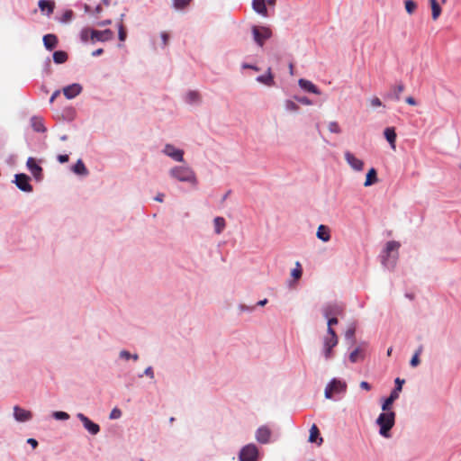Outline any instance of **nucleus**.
I'll return each mask as SVG.
<instances>
[{
    "label": "nucleus",
    "instance_id": "obj_40",
    "mask_svg": "<svg viewBox=\"0 0 461 461\" xmlns=\"http://www.w3.org/2000/svg\"><path fill=\"white\" fill-rule=\"evenodd\" d=\"M328 129L330 132L332 133H340L341 132V129H340V126L339 125V123L337 122H330L329 124H328Z\"/></svg>",
    "mask_w": 461,
    "mask_h": 461
},
{
    "label": "nucleus",
    "instance_id": "obj_33",
    "mask_svg": "<svg viewBox=\"0 0 461 461\" xmlns=\"http://www.w3.org/2000/svg\"><path fill=\"white\" fill-rule=\"evenodd\" d=\"M32 128L35 131H38V132H44L46 131L44 125H43V122L41 118H32Z\"/></svg>",
    "mask_w": 461,
    "mask_h": 461
},
{
    "label": "nucleus",
    "instance_id": "obj_44",
    "mask_svg": "<svg viewBox=\"0 0 461 461\" xmlns=\"http://www.w3.org/2000/svg\"><path fill=\"white\" fill-rule=\"evenodd\" d=\"M285 108L288 111L296 112L299 109V106L294 102L287 100L285 102Z\"/></svg>",
    "mask_w": 461,
    "mask_h": 461
},
{
    "label": "nucleus",
    "instance_id": "obj_47",
    "mask_svg": "<svg viewBox=\"0 0 461 461\" xmlns=\"http://www.w3.org/2000/svg\"><path fill=\"white\" fill-rule=\"evenodd\" d=\"M126 38V31L124 30L122 24L119 26V39L123 41Z\"/></svg>",
    "mask_w": 461,
    "mask_h": 461
},
{
    "label": "nucleus",
    "instance_id": "obj_22",
    "mask_svg": "<svg viewBox=\"0 0 461 461\" xmlns=\"http://www.w3.org/2000/svg\"><path fill=\"white\" fill-rule=\"evenodd\" d=\"M316 236L321 240L327 242L330 240V230L328 226L321 224L318 227Z\"/></svg>",
    "mask_w": 461,
    "mask_h": 461
},
{
    "label": "nucleus",
    "instance_id": "obj_30",
    "mask_svg": "<svg viewBox=\"0 0 461 461\" xmlns=\"http://www.w3.org/2000/svg\"><path fill=\"white\" fill-rule=\"evenodd\" d=\"M73 171L77 175L86 176L88 174V170L81 159H78L74 165Z\"/></svg>",
    "mask_w": 461,
    "mask_h": 461
},
{
    "label": "nucleus",
    "instance_id": "obj_48",
    "mask_svg": "<svg viewBox=\"0 0 461 461\" xmlns=\"http://www.w3.org/2000/svg\"><path fill=\"white\" fill-rule=\"evenodd\" d=\"M73 17V12L71 10H68L64 13L62 21L68 22L70 21Z\"/></svg>",
    "mask_w": 461,
    "mask_h": 461
},
{
    "label": "nucleus",
    "instance_id": "obj_18",
    "mask_svg": "<svg viewBox=\"0 0 461 461\" xmlns=\"http://www.w3.org/2000/svg\"><path fill=\"white\" fill-rule=\"evenodd\" d=\"M82 91L79 84H72L63 88V94L68 99H72L78 95Z\"/></svg>",
    "mask_w": 461,
    "mask_h": 461
},
{
    "label": "nucleus",
    "instance_id": "obj_32",
    "mask_svg": "<svg viewBox=\"0 0 461 461\" xmlns=\"http://www.w3.org/2000/svg\"><path fill=\"white\" fill-rule=\"evenodd\" d=\"M68 59V54L62 50H57L53 53V60L57 64H62Z\"/></svg>",
    "mask_w": 461,
    "mask_h": 461
},
{
    "label": "nucleus",
    "instance_id": "obj_5",
    "mask_svg": "<svg viewBox=\"0 0 461 461\" xmlns=\"http://www.w3.org/2000/svg\"><path fill=\"white\" fill-rule=\"evenodd\" d=\"M346 389L347 384L345 382L334 378L326 386L324 394L327 399H331L334 394L344 393Z\"/></svg>",
    "mask_w": 461,
    "mask_h": 461
},
{
    "label": "nucleus",
    "instance_id": "obj_51",
    "mask_svg": "<svg viewBox=\"0 0 461 461\" xmlns=\"http://www.w3.org/2000/svg\"><path fill=\"white\" fill-rule=\"evenodd\" d=\"M120 416H121V411L117 410V409L113 410L110 414L111 419H118Z\"/></svg>",
    "mask_w": 461,
    "mask_h": 461
},
{
    "label": "nucleus",
    "instance_id": "obj_55",
    "mask_svg": "<svg viewBox=\"0 0 461 461\" xmlns=\"http://www.w3.org/2000/svg\"><path fill=\"white\" fill-rule=\"evenodd\" d=\"M161 39H162L163 44L167 45V41H168V39H169V36H168V34L167 32H162L161 33Z\"/></svg>",
    "mask_w": 461,
    "mask_h": 461
},
{
    "label": "nucleus",
    "instance_id": "obj_4",
    "mask_svg": "<svg viewBox=\"0 0 461 461\" xmlns=\"http://www.w3.org/2000/svg\"><path fill=\"white\" fill-rule=\"evenodd\" d=\"M253 39L256 43L262 47L265 41L272 37V31L267 26H252Z\"/></svg>",
    "mask_w": 461,
    "mask_h": 461
},
{
    "label": "nucleus",
    "instance_id": "obj_31",
    "mask_svg": "<svg viewBox=\"0 0 461 461\" xmlns=\"http://www.w3.org/2000/svg\"><path fill=\"white\" fill-rule=\"evenodd\" d=\"M214 230L217 234H221L225 228L226 222L223 217H216L213 221Z\"/></svg>",
    "mask_w": 461,
    "mask_h": 461
},
{
    "label": "nucleus",
    "instance_id": "obj_20",
    "mask_svg": "<svg viewBox=\"0 0 461 461\" xmlns=\"http://www.w3.org/2000/svg\"><path fill=\"white\" fill-rule=\"evenodd\" d=\"M27 167L31 171V173L36 178H40L41 176L42 168L36 163L35 159L33 158H29L27 159Z\"/></svg>",
    "mask_w": 461,
    "mask_h": 461
},
{
    "label": "nucleus",
    "instance_id": "obj_10",
    "mask_svg": "<svg viewBox=\"0 0 461 461\" xmlns=\"http://www.w3.org/2000/svg\"><path fill=\"white\" fill-rule=\"evenodd\" d=\"M344 158L347 163L355 171L360 172L364 169V162L361 159L355 157V155L352 154L350 151H346L344 153Z\"/></svg>",
    "mask_w": 461,
    "mask_h": 461
},
{
    "label": "nucleus",
    "instance_id": "obj_61",
    "mask_svg": "<svg viewBox=\"0 0 461 461\" xmlns=\"http://www.w3.org/2000/svg\"><path fill=\"white\" fill-rule=\"evenodd\" d=\"M163 199H164V194H158L156 197H155V200L158 201V202H163Z\"/></svg>",
    "mask_w": 461,
    "mask_h": 461
},
{
    "label": "nucleus",
    "instance_id": "obj_57",
    "mask_svg": "<svg viewBox=\"0 0 461 461\" xmlns=\"http://www.w3.org/2000/svg\"><path fill=\"white\" fill-rule=\"evenodd\" d=\"M59 94H60V92H59V90L55 91V92L51 95V96H50V103H53V102L55 101V99L59 95Z\"/></svg>",
    "mask_w": 461,
    "mask_h": 461
},
{
    "label": "nucleus",
    "instance_id": "obj_29",
    "mask_svg": "<svg viewBox=\"0 0 461 461\" xmlns=\"http://www.w3.org/2000/svg\"><path fill=\"white\" fill-rule=\"evenodd\" d=\"M429 3L432 11L431 17L433 21H436L441 14V7L439 6L437 0H429Z\"/></svg>",
    "mask_w": 461,
    "mask_h": 461
},
{
    "label": "nucleus",
    "instance_id": "obj_52",
    "mask_svg": "<svg viewBox=\"0 0 461 461\" xmlns=\"http://www.w3.org/2000/svg\"><path fill=\"white\" fill-rule=\"evenodd\" d=\"M144 375H146L147 376H149L150 378H153L154 373H153L152 367L151 366L147 367L144 371Z\"/></svg>",
    "mask_w": 461,
    "mask_h": 461
},
{
    "label": "nucleus",
    "instance_id": "obj_46",
    "mask_svg": "<svg viewBox=\"0 0 461 461\" xmlns=\"http://www.w3.org/2000/svg\"><path fill=\"white\" fill-rule=\"evenodd\" d=\"M370 104L373 107H379L382 105V102L378 97L375 96L370 100Z\"/></svg>",
    "mask_w": 461,
    "mask_h": 461
},
{
    "label": "nucleus",
    "instance_id": "obj_39",
    "mask_svg": "<svg viewBox=\"0 0 461 461\" xmlns=\"http://www.w3.org/2000/svg\"><path fill=\"white\" fill-rule=\"evenodd\" d=\"M422 346H420L417 351L415 352L414 356L411 359V366H417L420 364V358L419 356L422 352Z\"/></svg>",
    "mask_w": 461,
    "mask_h": 461
},
{
    "label": "nucleus",
    "instance_id": "obj_50",
    "mask_svg": "<svg viewBox=\"0 0 461 461\" xmlns=\"http://www.w3.org/2000/svg\"><path fill=\"white\" fill-rule=\"evenodd\" d=\"M120 357H121L122 358H124V359L128 360V359H130V358H131V354L129 351H127V350H122V351L120 352Z\"/></svg>",
    "mask_w": 461,
    "mask_h": 461
},
{
    "label": "nucleus",
    "instance_id": "obj_2",
    "mask_svg": "<svg viewBox=\"0 0 461 461\" xmlns=\"http://www.w3.org/2000/svg\"><path fill=\"white\" fill-rule=\"evenodd\" d=\"M170 176L180 182H187L192 184L193 185H197V178L195 173L189 167H174L173 168L170 169Z\"/></svg>",
    "mask_w": 461,
    "mask_h": 461
},
{
    "label": "nucleus",
    "instance_id": "obj_7",
    "mask_svg": "<svg viewBox=\"0 0 461 461\" xmlns=\"http://www.w3.org/2000/svg\"><path fill=\"white\" fill-rule=\"evenodd\" d=\"M258 449L256 445L249 444L240 452V461H257Z\"/></svg>",
    "mask_w": 461,
    "mask_h": 461
},
{
    "label": "nucleus",
    "instance_id": "obj_41",
    "mask_svg": "<svg viewBox=\"0 0 461 461\" xmlns=\"http://www.w3.org/2000/svg\"><path fill=\"white\" fill-rule=\"evenodd\" d=\"M190 2L191 0H174V6L176 9H184L190 4Z\"/></svg>",
    "mask_w": 461,
    "mask_h": 461
},
{
    "label": "nucleus",
    "instance_id": "obj_21",
    "mask_svg": "<svg viewBox=\"0 0 461 461\" xmlns=\"http://www.w3.org/2000/svg\"><path fill=\"white\" fill-rule=\"evenodd\" d=\"M298 84L301 86V88H303V90H305L307 92H310V93H312L315 95H321V91L317 88V86L309 80L302 78V79H299Z\"/></svg>",
    "mask_w": 461,
    "mask_h": 461
},
{
    "label": "nucleus",
    "instance_id": "obj_53",
    "mask_svg": "<svg viewBox=\"0 0 461 461\" xmlns=\"http://www.w3.org/2000/svg\"><path fill=\"white\" fill-rule=\"evenodd\" d=\"M69 159L68 156V155H59L58 156V160L60 162V163H66L68 162Z\"/></svg>",
    "mask_w": 461,
    "mask_h": 461
},
{
    "label": "nucleus",
    "instance_id": "obj_54",
    "mask_svg": "<svg viewBox=\"0 0 461 461\" xmlns=\"http://www.w3.org/2000/svg\"><path fill=\"white\" fill-rule=\"evenodd\" d=\"M360 387L366 391H369L371 389V385L366 381H362L360 383Z\"/></svg>",
    "mask_w": 461,
    "mask_h": 461
},
{
    "label": "nucleus",
    "instance_id": "obj_23",
    "mask_svg": "<svg viewBox=\"0 0 461 461\" xmlns=\"http://www.w3.org/2000/svg\"><path fill=\"white\" fill-rule=\"evenodd\" d=\"M252 7L258 14H259L265 17L267 16V9L266 6V0H253Z\"/></svg>",
    "mask_w": 461,
    "mask_h": 461
},
{
    "label": "nucleus",
    "instance_id": "obj_13",
    "mask_svg": "<svg viewBox=\"0 0 461 461\" xmlns=\"http://www.w3.org/2000/svg\"><path fill=\"white\" fill-rule=\"evenodd\" d=\"M113 37V32L110 29H106L104 31L93 30L92 32V42L95 41H107L112 40Z\"/></svg>",
    "mask_w": 461,
    "mask_h": 461
},
{
    "label": "nucleus",
    "instance_id": "obj_28",
    "mask_svg": "<svg viewBox=\"0 0 461 461\" xmlns=\"http://www.w3.org/2000/svg\"><path fill=\"white\" fill-rule=\"evenodd\" d=\"M257 81L268 86H274V77L270 72V68H268L267 73L266 75L258 77Z\"/></svg>",
    "mask_w": 461,
    "mask_h": 461
},
{
    "label": "nucleus",
    "instance_id": "obj_16",
    "mask_svg": "<svg viewBox=\"0 0 461 461\" xmlns=\"http://www.w3.org/2000/svg\"><path fill=\"white\" fill-rule=\"evenodd\" d=\"M14 416L17 421L24 422L32 418V413L16 405L14 407Z\"/></svg>",
    "mask_w": 461,
    "mask_h": 461
},
{
    "label": "nucleus",
    "instance_id": "obj_42",
    "mask_svg": "<svg viewBox=\"0 0 461 461\" xmlns=\"http://www.w3.org/2000/svg\"><path fill=\"white\" fill-rule=\"evenodd\" d=\"M292 276L294 279H299L302 276V267L299 262H296V267L293 269Z\"/></svg>",
    "mask_w": 461,
    "mask_h": 461
},
{
    "label": "nucleus",
    "instance_id": "obj_12",
    "mask_svg": "<svg viewBox=\"0 0 461 461\" xmlns=\"http://www.w3.org/2000/svg\"><path fill=\"white\" fill-rule=\"evenodd\" d=\"M30 177L25 174H17L15 176L16 186L23 192H32V186L29 183Z\"/></svg>",
    "mask_w": 461,
    "mask_h": 461
},
{
    "label": "nucleus",
    "instance_id": "obj_58",
    "mask_svg": "<svg viewBox=\"0 0 461 461\" xmlns=\"http://www.w3.org/2000/svg\"><path fill=\"white\" fill-rule=\"evenodd\" d=\"M27 442H28V443H29V444H30L33 448H35V447L38 446V442H37V440H36V439H34V438H29V439L27 440Z\"/></svg>",
    "mask_w": 461,
    "mask_h": 461
},
{
    "label": "nucleus",
    "instance_id": "obj_63",
    "mask_svg": "<svg viewBox=\"0 0 461 461\" xmlns=\"http://www.w3.org/2000/svg\"><path fill=\"white\" fill-rule=\"evenodd\" d=\"M266 4L274 6L276 5V0H266Z\"/></svg>",
    "mask_w": 461,
    "mask_h": 461
},
{
    "label": "nucleus",
    "instance_id": "obj_8",
    "mask_svg": "<svg viewBox=\"0 0 461 461\" xmlns=\"http://www.w3.org/2000/svg\"><path fill=\"white\" fill-rule=\"evenodd\" d=\"M339 342L336 333L328 334L323 339V351L326 359L332 357V348L337 346Z\"/></svg>",
    "mask_w": 461,
    "mask_h": 461
},
{
    "label": "nucleus",
    "instance_id": "obj_35",
    "mask_svg": "<svg viewBox=\"0 0 461 461\" xmlns=\"http://www.w3.org/2000/svg\"><path fill=\"white\" fill-rule=\"evenodd\" d=\"M92 32L93 29L84 28L80 32V39L83 42L92 41Z\"/></svg>",
    "mask_w": 461,
    "mask_h": 461
},
{
    "label": "nucleus",
    "instance_id": "obj_14",
    "mask_svg": "<svg viewBox=\"0 0 461 461\" xmlns=\"http://www.w3.org/2000/svg\"><path fill=\"white\" fill-rule=\"evenodd\" d=\"M163 152L176 161L182 162L184 160V151L182 149H176L171 144H167Z\"/></svg>",
    "mask_w": 461,
    "mask_h": 461
},
{
    "label": "nucleus",
    "instance_id": "obj_19",
    "mask_svg": "<svg viewBox=\"0 0 461 461\" xmlns=\"http://www.w3.org/2000/svg\"><path fill=\"white\" fill-rule=\"evenodd\" d=\"M309 441L311 443H315L318 446H320L323 441L322 438L320 435V430L316 424H312L310 429Z\"/></svg>",
    "mask_w": 461,
    "mask_h": 461
},
{
    "label": "nucleus",
    "instance_id": "obj_15",
    "mask_svg": "<svg viewBox=\"0 0 461 461\" xmlns=\"http://www.w3.org/2000/svg\"><path fill=\"white\" fill-rule=\"evenodd\" d=\"M271 429L267 426L259 427L256 431V439L262 443L267 444L270 441Z\"/></svg>",
    "mask_w": 461,
    "mask_h": 461
},
{
    "label": "nucleus",
    "instance_id": "obj_38",
    "mask_svg": "<svg viewBox=\"0 0 461 461\" xmlns=\"http://www.w3.org/2000/svg\"><path fill=\"white\" fill-rule=\"evenodd\" d=\"M186 101L189 103V104H194V103H197L200 101V95L197 92L195 91H190L187 95H186Z\"/></svg>",
    "mask_w": 461,
    "mask_h": 461
},
{
    "label": "nucleus",
    "instance_id": "obj_56",
    "mask_svg": "<svg viewBox=\"0 0 461 461\" xmlns=\"http://www.w3.org/2000/svg\"><path fill=\"white\" fill-rule=\"evenodd\" d=\"M406 103L410 105H416L417 103L415 101V99L412 97V96H408L406 99H405Z\"/></svg>",
    "mask_w": 461,
    "mask_h": 461
},
{
    "label": "nucleus",
    "instance_id": "obj_49",
    "mask_svg": "<svg viewBox=\"0 0 461 461\" xmlns=\"http://www.w3.org/2000/svg\"><path fill=\"white\" fill-rule=\"evenodd\" d=\"M297 101L299 103L304 104V105H311L312 104V101L308 97H305V96L298 97Z\"/></svg>",
    "mask_w": 461,
    "mask_h": 461
},
{
    "label": "nucleus",
    "instance_id": "obj_9",
    "mask_svg": "<svg viewBox=\"0 0 461 461\" xmlns=\"http://www.w3.org/2000/svg\"><path fill=\"white\" fill-rule=\"evenodd\" d=\"M344 312V306L341 303H328L322 309L324 317L339 316Z\"/></svg>",
    "mask_w": 461,
    "mask_h": 461
},
{
    "label": "nucleus",
    "instance_id": "obj_24",
    "mask_svg": "<svg viewBox=\"0 0 461 461\" xmlns=\"http://www.w3.org/2000/svg\"><path fill=\"white\" fill-rule=\"evenodd\" d=\"M386 140L389 142L391 147L395 149L396 132L393 127H387L384 131Z\"/></svg>",
    "mask_w": 461,
    "mask_h": 461
},
{
    "label": "nucleus",
    "instance_id": "obj_27",
    "mask_svg": "<svg viewBox=\"0 0 461 461\" xmlns=\"http://www.w3.org/2000/svg\"><path fill=\"white\" fill-rule=\"evenodd\" d=\"M377 182H378L377 172L374 167H372L371 169L368 170V172L366 174L364 186L367 187V186H370Z\"/></svg>",
    "mask_w": 461,
    "mask_h": 461
},
{
    "label": "nucleus",
    "instance_id": "obj_11",
    "mask_svg": "<svg viewBox=\"0 0 461 461\" xmlns=\"http://www.w3.org/2000/svg\"><path fill=\"white\" fill-rule=\"evenodd\" d=\"M77 417L83 423L85 429L88 430L92 435H96L100 431V427L98 424L93 422L90 419H88L83 413H77Z\"/></svg>",
    "mask_w": 461,
    "mask_h": 461
},
{
    "label": "nucleus",
    "instance_id": "obj_36",
    "mask_svg": "<svg viewBox=\"0 0 461 461\" xmlns=\"http://www.w3.org/2000/svg\"><path fill=\"white\" fill-rule=\"evenodd\" d=\"M404 6L409 14H412L417 9V4L412 0H405Z\"/></svg>",
    "mask_w": 461,
    "mask_h": 461
},
{
    "label": "nucleus",
    "instance_id": "obj_37",
    "mask_svg": "<svg viewBox=\"0 0 461 461\" xmlns=\"http://www.w3.org/2000/svg\"><path fill=\"white\" fill-rule=\"evenodd\" d=\"M325 318L328 320V329H327L328 334L336 333L335 330L332 329V326L338 323L337 316L325 317Z\"/></svg>",
    "mask_w": 461,
    "mask_h": 461
},
{
    "label": "nucleus",
    "instance_id": "obj_25",
    "mask_svg": "<svg viewBox=\"0 0 461 461\" xmlns=\"http://www.w3.org/2000/svg\"><path fill=\"white\" fill-rule=\"evenodd\" d=\"M43 43L47 50H52L58 44V38L54 34H46L43 37Z\"/></svg>",
    "mask_w": 461,
    "mask_h": 461
},
{
    "label": "nucleus",
    "instance_id": "obj_1",
    "mask_svg": "<svg viewBox=\"0 0 461 461\" xmlns=\"http://www.w3.org/2000/svg\"><path fill=\"white\" fill-rule=\"evenodd\" d=\"M394 422L395 412L391 411V409L389 411H383L376 420V423L380 428L379 433L384 438H389L390 430L393 427Z\"/></svg>",
    "mask_w": 461,
    "mask_h": 461
},
{
    "label": "nucleus",
    "instance_id": "obj_17",
    "mask_svg": "<svg viewBox=\"0 0 461 461\" xmlns=\"http://www.w3.org/2000/svg\"><path fill=\"white\" fill-rule=\"evenodd\" d=\"M405 86L402 83H399L396 86H393L391 87L390 92L385 95L387 99L399 101L401 98V94L404 91Z\"/></svg>",
    "mask_w": 461,
    "mask_h": 461
},
{
    "label": "nucleus",
    "instance_id": "obj_43",
    "mask_svg": "<svg viewBox=\"0 0 461 461\" xmlns=\"http://www.w3.org/2000/svg\"><path fill=\"white\" fill-rule=\"evenodd\" d=\"M53 417L55 419H57V420H68L69 415L67 412H64V411H54L53 412Z\"/></svg>",
    "mask_w": 461,
    "mask_h": 461
},
{
    "label": "nucleus",
    "instance_id": "obj_6",
    "mask_svg": "<svg viewBox=\"0 0 461 461\" xmlns=\"http://www.w3.org/2000/svg\"><path fill=\"white\" fill-rule=\"evenodd\" d=\"M403 383H404V380H402L400 378L395 379L394 389L391 392L390 396L388 398H386L382 404L383 411H389L391 409V406L393 403V402L399 398V393L402 389Z\"/></svg>",
    "mask_w": 461,
    "mask_h": 461
},
{
    "label": "nucleus",
    "instance_id": "obj_26",
    "mask_svg": "<svg viewBox=\"0 0 461 461\" xmlns=\"http://www.w3.org/2000/svg\"><path fill=\"white\" fill-rule=\"evenodd\" d=\"M38 5L41 12L47 11V14L50 15L54 11L55 3L49 0H40Z\"/></svg>",
    "mask_w": 461,
    "mask_h": 461
},
{
    "label": "nucleus",
    "instance_id": "obj_45",
    "mask_svg": "<svg viewBox=\"0 0 461 461\" xmlns=\"http://www.w3.org/2000/svg\"><path fill=\"white\" fill-rule=\"evenodd\" d=\"M354 335H355V328L351 327L348 328L345 333V337L347 339L354 340Z\"/></svg>",
    "mask_w": 461,
    "mask_h": 461
},
{
    "label": "nucleus",
    "instance_id": "obj_3",
    "mask_svg": "<svg viewBox=\"0 0 461 461\" xmlns=\"http://www.w3.org/2000/svg\"><path fill=\"white\" fill-rule=\"evenodd\" d=\"M401 244L398 241L391 240L386 243L384 253L385 255L383 256L382 263L387 267V268H393L394 267L396 264V260L398 258V250Z\"/></svg>",
    "mask_w": 461,
    "mask_h": 461
},
{
    "label": "nucleus",
    "instance_id": "obj_62",
    "mask_svg": "<svg viewBox=\"0 0 461 461\" xmlns=\"http://www.w3.org/2000/svg\"><path fill=\"white\" fill-rule=\"evenodd\" d=\"M267 299H264V300L259 301V302L258 303V305H259V306H264V305H266V304H267Z\"/></svg>",
    "mask_w": 461,
    "mask_h": 461
},
{
    "label": "nucleus",
    "instance_id": "obj_64",
    "mask_svg": "<svg viewBox=\"0 0 461 461\" xmlns=\"http://www.w3.org/2000/svg\"><path fill=\"white\" fill-rule=\"evenodd\" d=\"M244 68H252V69L258 70L257 67H254V66H251V65H244Z\"/></svg>",
    "mask_w": 461,
    "mask_h": 461
},
{
    "label": "nucleus",
    "instance_id": "obj_60",
    "mask_svg": "<svg viewBox=\"0 0 461 461\" xmlns=\"http://www.w3.org/2000/svg\"><path fill=\"white\" fill-rule=\"evenodd\" d=\"M111 23V20H104V21H102L100 23H98V25L99 26H105V25H108Z\"/></svg>",
    "mask_w": 461,
    "mask_h": 461
},
{
    "label": "nucleus",
    "instance_id": "obj_59",
    "mask_svg": "<svg viewBox=\"0 0 461 461\" xmlns=\"http://www.w3.org/2000/svg\"><path fill=\"white\" fill-rule=\"evenodd\" d=\"M103 52H104V50H103V49H97V50H94V51L92 52V56H93V57H97V56L102 55V54H103Z\"/></svg>",
    "mask_w": 461,
    "mask_h": 461
},
{
    "label": "nucleus",
    "instance_id": "obj_34",
    "mask_svg": "<svg viewBox=\"0 0 461 461\" xmlns=\"http://www.w3.org/2000/svg\"><path fill=\"white\" fill-rule=\"evenodd\" d=\"M363 357H364V356H363L362 350L358 348H356L355 350H353L349 355V360L352 363H356L358 360L362 359Z\"/></svg>",
    "mask_w": 461,
    "mask_h": 461
}]
</instances>
